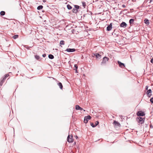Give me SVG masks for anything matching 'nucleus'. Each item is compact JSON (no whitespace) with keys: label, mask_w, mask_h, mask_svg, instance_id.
Segmentation results:
<instances>
[{"label":"nucleus","mask_w":153,"mask_h":153,"mask_svg":"<svg viewBox=\"0 0 153 153\" xmlns=\"http://www.w3.org/2000/svg\"><path fill=\"white\" fill-rule=\"evenodd\" d=\"M109 59L108 57L106 56L104 57L103 58L102 61L101 62V65H103L104 64H105L106 62L108 61Z\"/></svg>","instance_id":"obj_2"},{"label":"nucleus","mask_w":153,"mask_h":153,"mask_svg":"<svg viewBox=\"0 0 153 153\" xmlns=\"http://www.w3.org/2000/svg\"><path fill=\"white\" fill-rule=\"evenodd\" d=\"M35 57L37 60H39L40 58L39 56L38 55L35 56Z\"/></svg>","instance_id":"obj_25"},{"label":"nucleus","mask_w":153,"mask_h":153,"mask_svg":"<svg viewBox=\"0 0 153 153\" xmlns=\"http://www.w3.org/2000/svg\"><path fill=\"white\" fill-rule=\"evenodd\" d=\"M148 86H146V90H148Z\"/></svg>","instance_id":"obj_34"},{"label":"nucleus","mask_w":153,"mask_h":153,"mask_svg":"<svg viewBox=\"0 0 153 153\" xmlns=\"http://www.w3.org/2000/svg\"><path fill=\"white\" fill-rule=\"evenodd\" d=\"M83 110L84 111H85V110H83Z\"/></svg>","instance_id":"obj_42"},{"label":"nucleus","mask_w":153,"mask_h":153,"mask_svg":"<svg viewBox=\"0 0 153 153\" xmlns=\"http://www.w3.org/2000/svg\"><path fill=\"white\" fill-rule=\"evenodd\" d=\"M5 14V12L4 11H1L0 12V15L1 16H4Z\"/></svg>","instance_id":"obj_22"},{"label":"nucleus","mask_w":153,"mask_h":153,"mask_svg":"<svg viewBox=\"0 0 153 153\" xmlns=\"http://www.w3.org/2000/svg\"><path fill=\"white\" fill-rule=\"evenodd\" d=\"M134 19H131L129 20V23L130 25L134 23Z\"/></svg>","instance_id":"obj_16"},{"label":"nucleus","mask_w":153,"mask_h":153,"mask_svg":"<svg viewBox=\"0 0 153 153\" xmlns=\"http://www.w3.org/2000/svg\"><path fill=\"white\" fill-rule=\"evenodd\" d=\"M99 123L98 121H96L95 123V126H97L98 124H99Z\"/></svg>","instance_id":"obj_31"},{"label":"nucleus","mask_w":153,"mask_h":153,"mask_svg":"<svg viewBox=\"0 0 153 153\" xmlns=\"http://www.w3.org/2000/svg\"><path fill=\"white\" fill-rule=\"evenodd\" d=\"M65 42L63 40H61L60 42V45H64Z\"/></svg>","instance_id":"obj_23"},{"label":"nucleus","mask_w":153,"mask_h":153,"mask_svg":"<svg viewBox=\"0 0 153 153\" xmlns=\"http://www.w3.org/2000/svg\"><path fill=\"white\" fill-rule=\"evenodd\" d=\"M76 72L77 73V71L76 70Z\"/></svg>","instance_id":"obj_40"},{"label":"nucleus","mask_w":153,"mask_h":153,"mask_svg":"<svg viewBox=\"0 0 153 153\" xmlns=\"http://www.w3.org/2000/svg\"><path fill=\"white\" fill-rule=\"evenodd\" d=\"M67 7L69 10H71L72 8V7L69 4H68L67 5Z\"/></svg>","instance_id":"obj_20"},{"label":"nucleus","mask_w":153,"mask_h":153,"mask_svg":"<svg viewBox=\"0 0 153 153\" xmlns=\"http://www.w3.org/2000/svg\"><path fill=\"white\" fill-rule=\"evenodd\" d=\"M75 109L76 110H83V109L80 107L79 105H76L75 106Z\"/></svg>","instance_id":"obj_11"},{"label":"nucleus","mask_w":153,"mask_h":153,"mask_svg":"<svg viewBox=\"0 0 153 153\" xmlns=\"http://www.w3.org/2000/svg\"><path fill=\"white\" fill-rule=\"evenodd\" d=\"M91 118V117L89 115L88 116H85L84 117V122L85 123H88L89 120H90Z\"/></svg>","instance_id":"obj_3"},{"label":"nucleus","mask_w":153,"mask_h":153,"mask_svg":"<svg viewBox=\"0 0 153 153\" xmlns=\"http://www.w3.org/2000/svg\"><path fill=\"white\" fill-rule=\"evenodd\" d=\"M46 55L45 54H44L42 55L43 57H45L46 56Z\"/></svg>","instance_id":"obj_33"},{"label":"nucleus","mask_w":153,"mask_h":153,"mask_svg":"<svg viewBox=\"0 0 153 153\" xmlns=\"http://www.w3.org/2000/svg\"><path fill=\"white\" fill-rule=\"evenodd\" d=\"M117 62L120 67L123 68H124L125 67V65L123 63H121L119 61H118Z\"/></svg>","instance_id":"obj_6"},{"label":"nucleus","mask_w":153,"mask_h":153,"mask_svg":"<svg viewBox=\"0 0 153 153\" xmlns=\"http://www.w3.org/2000/svg\"><path fill=\"white\" fill-rule=\"evenodd\" d=\"M113 124L115 126H119L120 125V124L116 120L114 121Z\"/></svg>","instance_id":"obj_10"},{"label":"nucleus","mask_w":153,"mask_h":153,"mask_svg":"<svg viewBox=\"0 0 153 153\" xmlns=\"http://www.w3.org/2000/svg\"><path fill=\"white\" fill-rule=\"evenodd\" d=\"M75 66V68H76V69H77V65H75V66Z\"/></svg>","instance_id":"obj_35"},{"label":"nucleus","mask_w":153,"mask_h":153,"mask_svg":"<svg viewBox=\"0 0 153 153\" xmlns=\"http://www.w3.org/2000/svg\"><path fill=\"white\" fill-rule=\"evenodd\" d=\"M72 11L73 13H77L78 12L77 10L75 8H73Z\"/></svg>","instance_id":"obj_18"},{"label":"nucleus","mask_w":153,"mask_h":153,"mask_svg":"<svg viewBox=\"0 0 153 153\" xmlns=\"http://www.w3.org/2000/svg\"><path fill=\"white\" fill-rule=\"evenodd\" d=\"M151 93L152 91L151 89H150L147 92V94L148 95V96L149 97H151V96L152 95Z\"/></svg>","instance_id":"obj_9"},{"label":"nucleus","mask_w":153,"mask_h":153,"mask_svg":"<svg viewBox=\"0 0 153 153\" xmlns=\"http://www.w3.org/2000/svg\"><path fill=\"white\" fill-rule=\"evenodd\" d=\"M145 23L146 24H148L149 23V21L147 19H145L144 20Z\"/></svg>","instance_id":"obj_21"},{"label":"nucleus","mask_w":153,"mask_h":153,"mask_svg":"<svg viewBox=\"0 0 153 153\" xmlns=\"http://www.w3.org/2000/svg\"><path fill=\"white\" fill-rule=\"evenodd\" d=\"M122 7H126V6L125 5H124V4H123L122 5Z\"/></svg>","instance_id":"obj_36"},{"label":"nucleus","mask_w":153,"mask_h":153,"mask_svg":"<svg viewBox=\"0 0 153 153\" xmlns=\"http://www.w3.org/2000/svg\"><path fill=\"white\" fill-rule=\"evenodd\" d=\"M78 138V137H77V136H76V138Z\"/></svg>","instance_id":"obj_41"},{"label":"nucleus","mask_w":153,"mask_h":153,"mask_svg":"<svg viewBox=\"0 0 153 153\" xmlns=\"http://www.w3.org/2000/svg\"><path fill=\"white\" fill-rule=\"evenodd\" d=\"M82 5L84 8L86 6V3L84 1H82Z\"/></svg>","instance_id":"obj_24"},{"label":"nucleus","mask_w":153,"mask_h":153,"mask_svg":"<svg viewBox=\"0 0 153 153\" xmlns=\"http://www.w3.org/2000/svg\"><path fill=\"white\" fill-rule=\"evenodd\" d=\"M48 57L50 59H53L54 58V56L51 54H49Z\"/></svg>","instance_id":"obj_19"},{"label":"nucleus","mask_w":153,"mask_h":153,"mask_svg":"<svg viewBox=\"0 0 153 153\" xmlns=\"http://www.w3.org/2000/svg\"><path fill=\"white\" fill-rule=\"evenodd\" d=\"M43 7L42 5H40L37 8V9L38 10H40L42 9Z\"/></svg>","instance_id":"obj_17"},{"label":"nucleus","mask_w":153,"mask_h":153,"mask_svg":"<svg viewBox=\"0 0 153 153\" xmlns=\"http://www.w3.org/2000/svg\"><path fill=\"white\" fill-rule=\"evenodd\" d=\"M67 141L69 143L72 142H73V136L69 135L67 137Z\"/></svg>","instance_id":"obj_4"},{"label":"nucleus","mask_w":153,"mask_h":153,"mask_svg":"<svg viewBox=\"0 0 153 153\" xmlns=\"http://www.w3.org/2000/svg\"><path fill=\"white\" fill-rule=\"evenodd\" d=\"M91 125L93 127H95V124H94V123H91Z\"/></svg>","instance_id":"obj_29"},{"label":"nucleus","mask_w":153,"mask_h":153,"mask_svg":"<svg viewBox=\"0 0 153 153\" xmlns=\"http://www.w3.org/2000/svg\"><path fill=\"white\" fill-rule=\"evenodd\" d=\"M9 76V74H6L4 75V77L3 78H4V79H6V78L7 77H8Z\"/></svg>","instance_id":"obj_27"},{"label":"nucleus","mask_w":153,"mask_h":153,"mask_svg":"<svg viewBox=\"0 0 153 153\" xmlns=\"http://www.w3.org/2000/svg\"><path fill=\"white\" fill-rule=\"evenodd\" d=\"M75 7V9H76L77 10V9H79V6L78 5H75L74 6Z\"/></svg>","instance_id":"obj_28"},{"label":"nucleus","mask_w":153,"mask_h":153,"mask_svg":"<svg viewBox=\"0 0 153 153\" xmlns=\"http://www.w3.org/2000/svg\"><path fill=\"white\" fill-rule=\"evenodd\" d=\"M58 85L59 86V88L61 89H62L63 86L61 82H59L58 84Z\"/></svg>","instance_id":"obj_15"},{"label":"nucleus","mask_w":153,"mask_h":153,"mask_svg":"<svg viewBox=\"0 0 153 153\" xmlns=\"http://www.w3.org/2000/svg\"><path fill=\"white\" fill-rule=\"evenodd\" d=\"M127 26L126 24L124 22H122L120 24V26L121 27H125Z\"/></svg>","instance_id":"obj_8"},{"label":"nucleus","mask_w":153,"mask_h":153,"mask_svg":"<svg viewBox=\"0 0 153 153\" xmlns=\"http://www.w3.org/2000/svg\"><path fill=\"white\" fill-rule=\"evenodd\" d=\"M151 62L153 64V58L151 60Z\"/></svg>","instance_id":"obj_32"},{"label":"nucleus","mask_w":153,"mask_h":153,"mask_svg":"<svg viewBox=\"0 0 153 153\" xmlns=\"http://www.w3.org/2000/svg\"><path fill=\"white\" fill-rule=\"evenodd\" d=\"M150 101L152 103H153V97H152L151 98L150 100Z\"/></svg>","instance_id":"obj_30"},{"label":"nucleus","mask_w":153,"mask_h":153,"mask_svg":"<svg viewBox=\"0 0 153 153\" xmlns=\"http://www.w3.org/2000/svg\"><path fill=\"white\" fill-rule=\"evenodd\" d=\"M43 2H46V0H43Z\"/></svg>","instance_id":"obj_37"},{"label":"nucleus","mask_w":153,"mask_h":153,"mask_svg":"<svg viewBox=\"0 0 153 153\" xmlns=\"http://www.w3.org/2000/svg\"><path fill=\"white\" fill-rule=\"evenodd\" d=\"M137 115L138 116H144L145 115V114L143 112L141 111H140L137 113Z\"/></svg>","instance_id":"obj_5"},{"label":"nucleus","mask_w":153,"mask_h":153,"mask_svg":"<svg viewBox=\"0 0 153 153\" xmlns=\"http://www.w3.org/2000/svg\"><path fill=\"white\" fill-rule=\"evenodd\" d=\"M19 37V36L17 35H15L14 36H13V37L14 39H15L17 38H18Z\"/></svg>","instance_id":"obj_26"},{"label":"nucleus","mask_w":153,"mask_h":153,"mask_svg":"<svg viewBox=\"0 0 153 153\" xmlns=\"http://www.w3.org/2000/svg\"><path fill=\"white\" fill-rule=\"evenodd\" d=\"M75 51V49L74 48L73 49H70V48H68L66 50V51L68 52H74Z\"/></svg>","instance_id":"obj_13"},{"label":"nucleus","mask_w":153,"mask_h":153,"mask_svg":"<svg viewBox=\"0 0 153 153\" xmlns=\"http://www.w3.org/2000/svg\"><path fill=\"white\" fill-rule=\"evenodd\" d=\"M150 127H151V128H152V127H152V126L151 125V126H150Z\"/></svg>","instance_id":"obj_39"},{"label":"nucleus","mask_w":153,"mask_h":153,"mask_svg":"<svg viewBox=\"0 0 153 153\" xmlns=\"http://www.w3.org/2000/svg\"><path fill=\"white\" fill-rule=\"evenodd\" d=\"M94 55L97 58L100 59L101 58V55L98 53H94Z\"/></svg>","instance_id":"obj_12"},{"label":"nucleus","mask_w":153,"mask_h":153,"mask_svg":"<svg viewBox=\"0 0 153 153\" xmlns=\"http://www.w3.org/2000/svg\"><path fill=\"white\" fill-rule=\"evenodd\" d=\"M150 0V3H151L152 1V0Z\"/></svg>","instance_id":"obj_38"},{"label":"nucleus","mask_w":153,"mask_h":153,"mask_svg":"<svg viewBox=\"0 0 153 153\" xmlns=\"http://www.w3.org/2000/svg\"><path fill=\"white\" fill-rule=\"evenodd\" d=\"M137 119L138 122L140 124H142L144 122L145 118L139 117L137 118Z\"/></svg>","instance_id":"obj_1"},{"label":"nucleus","mask_w":153,"mask_h":153,"mask_svg":"<svg viewBox=\"0 0 153 153\" xmlns=\"http://www.w3.org/2000/svg\"><path fill=\"white\" fill-rule=\"evenodd\" d=\"M112 28V23H111L107 27V30L108 31H110L111 30Z\"/></svg>","instance_id":"obj_7"},{"label":"nucleus","mask_w":153,"mask_h":153,"mask_svg":"<svg viewBox=\"0 0 153 153\" xmlns=\"http://www.w3.org/2000/svg\"><path fill=\"white\" fill-rule=\"evenodd\" d=\"M5 79H4V78H3L1 80L0 82V85L1 86L3 83L4 82L5 80Z\"/></svg>","instance_id":"obj_14"}]
</instances>
